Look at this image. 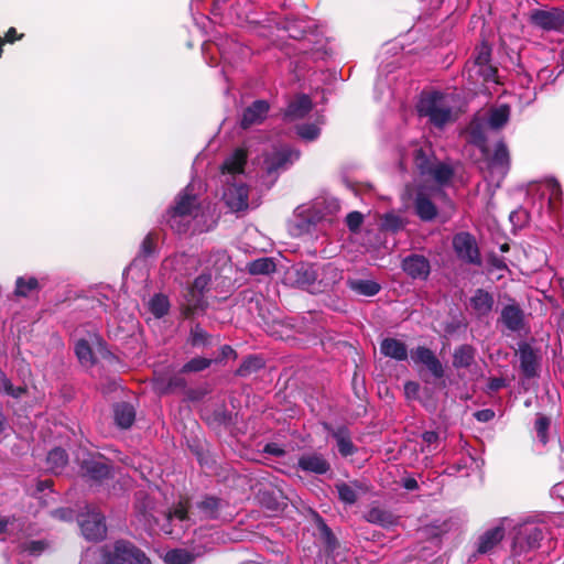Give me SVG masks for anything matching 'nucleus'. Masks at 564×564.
Returning a JSON list of instances; mask_svg holds the SVG:
<instances>
[{"label": "nucleus", "instance_id": "a878e982", "mask_svg": "<svg viewBox=\"0 0 564 564\" xmlns=\"http://www.w3.org/2000/svg\"><path fill=\"white\" fill-rule=\"evenodd\" d=\"M380 351L383 356L390 357L398 361H403L408 358L406 345L392 337L384 338L380 344Z\"/></svg>", "mask_w": 564, "mask_h": 564}, {"label": "nucleus", "instance_id": "1a4fd4ad", "mask_svg": "<svg viewBox=\"0 0 564 564\" xmlns=\"http://www.w3.org/2000/svg\"><path fill=\"white\" fill-rule=\"evenodd\" d=\"M83 535L88 541H101L107 534L106 518L99 511H88L79 520Z\"/></svg>", "mask_w": 564, "mask_h": 564}, {"label": "nucleus", "instance_id": "f704fd0d", "mask_svg": "<svg viewBox=\"0 0 564 564\" xmlns=\"http://www.w3.org/2000/svg\"><path fill=\"white\" fill-rule=\"evenodd\" d=\"M443 99V94L440 91H433L425 96H422L419 104L416 105V110L420 117H427L435 109L440 107V102Z\"/></svg>", "mask_w": 564, "mask_h": 564}, {"label": "nucleus", "instance_id": "bb28decb", "mask_svg": "<svg viewBox=\"0 0 564 564\" xmlns=\"http://www.w3.org/2000/svg\"><path fill=\"white\" fill-rule=\"evenodd\" d=\"M436 162L437 160L431 150H425L423 148L414 150L413 163L421 176L427 177Z\"/></svg>", "mask_w": 564, "mask_h": 564}, {"label": "nucleus", "instance_id": "603ef678", "mask_svg": "<svg viewBox=\"0 0 564 564\" xmlns=\"http://www.w3.org/2000/svg\"><path fill=\"white\" fill-rule=\"evenodd\" d=\"M39 288V281L36 278L31 276L25 280L22 276H19L15 281V291L14 293L18 296H28L33 290Z\"/></svg>", "mask_w": 564, "mask_h": 564}, {"label": "nucleus", "instance_id": "3c124183", "mask_svg": "<svg viewBox=\"0 0 564 564\" xmlns=\"http://www.w3.org/2000/svg\"><path fill=\"white\" fill-rule=\"evenodd\" d=\"M430 122L436 128H443L447 122L452 121L451 107H438L427 116Z\"/></svg>", "mask_w": 564, "mask_h": 564}, {"label": "nucleus", "instance_id": "338daca9", "mask_svg": "<svg viewBox=\"0 0 564 564\" xmlns=\"http://www.w3.org/2000/svg\"><path fill=\"white\" fill-rule=\"evenodd\" d=\"M24 37V33H18L17 29L11 26L8 29V31L4 33V36L1 37L4 43L13 44L17 41H20Z\"/></svg>", "mask_w": 564, "mask_h": 564}, {"label": "nucleus", "instance_id": "79ce46f5", "mask_svg": "<svg viewBox=\"0 0 564 564\" xmlns=\"http://www.w3.org/2000/svg\"><path fill=\"white\" fill-rule=\"evenodd\" d=\"M454 176L453 167L444 162H436L432 172L427 175V177L432 178L438 185H445L451 182Z\"/></svg>", "mask_w": 564, "mask_h": 564}, {"label": "nucleus", "instance_id": "6e6552de", "mask_svg": "<svg viewBox=\"0 0 564 564\" xmlns=\"http://www.w3.org/2000/svg\"><path fill=\"white\" fill-rule=\"evenodd\" d=\"M453 249L457 258L463 262L476 267L482 265L480 250L476 238L471 234L467 231L456 234L453 237Z\"/></svg>", "mask_w": 564, "mask_h": 564}, {"label": "nucleus", "instance_id": "6e6d98bb", "mask_svg": "<svg viewBox=\"0 0 564 564\" xmlns=\"http://www.w3.org/2000/svg\"><path fill=\"white\" fill-rule=\"evenodd\" d=\"M261 368L260 360L257 357H248L242 361V364L236 370V376L238 377H248L252 372L257 371Z\"/></svg>", "mask_w": 564, "mask_h": 564}, {"label": "nucleus", "instance_id": "0eeeda50", "mask_svg": "<svg viewBox=\"0 0 564 564\" xmlns=\"http://www.w3.org/2000/svg\"><path fill=\"white\" fill-rule=\"evenodd\" d=\"M481 156L482 160L478 161L481 171H487L490 174L497 172L501 176L508 173L511 160L509 149L503 140H499L495 144L492 152H490L489 147H487V153H481Z\"/></svg>", "mask_w": 564, "mask_h": 564}, {"label": "nucleus", "instance_id": "052dcab7", "mask_svg": "<svg viewBox=\"0 0 564 564\" xmlns=\"http://www.w3.org/2000/svg\"><path fill=\"white\" fill-rule=\"evenodd\" d=\"M345 223L350 232L357 234L364 224V215L358 210H352L347 214Z\"/></svg>", "mask_w": 564, "mask_h": 564}, {"label": "nucleus", "instance_id": "72a5a7b5", "mask_svg": "<svg viewBox=\"0 0 564 564\" xmlns=\"http://www.w3.org/2000/svg\"><path fill=\"white\" fill-rule=\"evenodd\" d=\"M314 520L318 530L319 539L324 543L326 550L330 552L335 551L338 546V540L332 529L318 513H315Z\"/></svg>", "mask_w": 564, "mask_h": 564}, {"label": "nucleus", "instance_id": "5fc2aeb1", "mask_svg": "<svg viewBox=\"0 0 564 564\" xmlns=\"http://www.w3.org/2000/svg\"><path fill=\"white\" fill-rule=\"evenodd\" d=\"M75 354L80 362L93 364L94 354L86 339H79L75 345Z\"/></svg>", "mask_w": 564, "mask_h": 564}, {"label": "nucleus", "instance_id": "c03bdc74", "mask_svg": "<svg viewBox=\"0 0 564 564\" xmlns=\"http://www.w3.org/2000/svg\"><path fill=\"white\" fill-rule=\"evenodd\" d=\"M276 270L275 262L272 258H259L248 263V271L252 275L270 274Z\"/></svg>", "mask_w": 564, "mask_h": 564}, {"label": "nucleus", "instance_id": "864d4df0", "mask_svg": "<svg viewBox=\"0 0 564 564\" xmlns=\"http://www.w3.org/2000/svg\"><path fill=\"white\" fill-rule=\"evenodd\" d=\"M551 425V420L549 416L544 414H538V417L534 423V429L538 435L539 441L545 445L549 442L547 431Z\"/></svg>", "mask_w": 564, "mask_h": 564}, {"label": "nucleus", "instance_id": "c9c22d12", "mask_svg": "<svg viewBox=\"0 0 564 564\" xmlns=\"http://www.w3.org/2000/svg\"><path fill=\"white\" fill-rule=\"evenodd\" d=\"M510 107L508 105H501L497 108H492L489 111L488 118H486V124L491 129L499 130L509 121Z\"/></svg>", "mask_w": 564, "mask_h": 564}, {"label": "nucleus", "instance_id": "69168bd1", "mask_svg": "<svg viewBox=\"0 0 564 564\" xmlns=\"http://www.w3.org/2000/svg\"><path fill=\"white\" fill-rule=\"evenodd\" d=\"M46 547V543L44 541H31L26 544L25 551L30 555H40Z\"/></svg>", "mask_w": 564, "mask_h": 564}, {"label": "nucleus", "instance_id": "0e129e2a", "mask_svg": "<svg viewBox=\"0 0 564 564\" xmlns=\"http://www.w3.org/2000/svg\"><path fill=\"white\" fill-rule=\"evenodd\" d=\"M206 393H207V391L204 389H193V388L188 389L186 387V389L184 390L186 400L192 401V402L202 400L206 395Z\"/></svg>", "mask_w": 564, "mask_h": 564}, {"label": "nucleus", "instance_id": "4468645a", "mask_svg": "<svg viewBox=\"0 0 564 564\" xmlns=\"http://www.w3.org/2000/svg\"><path fill=\"white\" fill-rule=\"evenodd\" d=\"M519 358L520 369L527 379H532L539 376L540 355L539 350L534 349L529 343H519Z\"/></svg>", "mask_w": 564, "mask_h": 564}, {"label": "nucleus", "instance_id": "8fccbe9b", "mask_svg": "<svg viewBox=\"0 0 564 564\" xmlns=\"http://www.w3.org/2000/svg\"><path fill=\"white\" fill-rule=\"evenodd\" d=\"M335 488L338 494V499L345 505H355L358 500L356 490L347 482L340 481L335 484Z\"/></svg>", "mask_w": 564, "mask_h": 564}, {"label": "nucleus", "instance_id": "4be33fe9", "mask_svg": "<svg viewBox=\"0 0 564 564\" xmlns=\"http://www.w3.org/2000/svg\"><path fill=\"white\" fill-rule=\"evenodd\" d=\"M499 319L511 332H519L524 326V313L516 302L502 307Z\"/></svg>", "mask_w": 564, "mask_h": 564}, {"label": "nucleus", "instance_id": "cd10ccee", "mask_svg": "<svg viewBox=\"0 0 564 564\" xmlns=\"http://www.w3.org/2000/svg\"><path fill=\"white\" fill-rule=\"evenodd\" d=\"M248 153L243 148H237L221 164V172L229 174H240L247 164Z\"/></svg>", "mask_w": 564, "mask_h": 564}, {"label": "nucleus", "instance_id": "f257e3e1", "mask_svg": "<svg viewBox=\"0 0 564 564\" xmlns=\"http://www.w3.org/2000/svg\"><path fill=\"white\" fill-rule=\"evenodd\" d=\"M78 476L89 486H100L113 477V463L98 452L80 451L76 454Z\"/></svg>", "mask_w": 564, "mask_h": 564}, {"label": "nucleus", "instance_id": "13d9d810", "mask_svg": "<svg viewBox=\"0 0 564 564\" xmlns=\"http://www.w3.org/2000/svg\"><path fill=\"white\" fill-rule=\"evenodd\" d=\"M296 132L302 139L314 141L318 138L321 129L314 123H304L296 128Z\"/></svg>", "mask_w": 564, "mask_h": 564}, {"label": "nucleus", "instance_id": "a211bd4d", "mask_svg": "<svg viewBox=\"0 0 564 564\" xmlns=\"http://www.w3.org/2000/svg\"><path fill=\"white\" fill-rule=\"evenodd\" d=\"M469 305L475 316L480 319L487 317L492 312L495 297L489 291L478 288L470 296Z\"/></svg>", "mask_w": 564, "mask_h": 564}, {"label": "nucleus", "instance_id": "2eb2a0df", "mask_svg": "<svg viewBox=\"0 0 564 564\" xmlns=\"http://www.w3.org/2000/svg\"><path fill=\"white\" fill-rule=\"evenodd\" d=\"M224 199L232 212H243L249 207V188L243 183H232L226 188Z\"/></svg>", "mask_w": 564, "mask_h": 564}, {"label": "nucleus", "instance_id": "c85d7f7f", "mask_svg": "<svg viewBox=\"0 0 564 564\" xmlns=\"http://www.w3.org/2000/svg\"><path fill=\"white\" fill-rule=\"evenodd\" d=\"M476 357V348L469 344H463L455 348L452 365L455 369L469 368Z\"/></svg>", "mask_w": 564, "mask_h": 564}, {"label": "nucleus", "instance_id": "6ab92c4d", "mask_svg": "<svg viewBox=\"0 0 564 564\" xmlns=\"http://www.w3.org/2000/svg\"><path fill=\"white\" fill-rule=\"evenodd\" d=\"M325 430L335 438L339 454L343 457L352 456L358 448L352 443L350 432L347 426L340 425L333 429L329 424H324Z\"/></svg>", "mask_w": 564, "mask_h": 564}, {"label": "nucleus", "instance_id": "473e14b6", "mask_svg": "<svg viewBox=\"0 0 564 564\" xmlns=\"http://www.w3.org/2000/svg\"><path fill=\"white\" fill-rule=\"evenodd\" d=\"M213 335L206 332L199 323L192 325L187 337V344L194 348L208 347L213 345Z\"/></svg>", "mask_w": 564, "mask_h": 564}, {"label": "nucleus", "instance_id": "2f4dec72", "mask_svg": "<svg viewBox=\"0 0 564 564\" xmlns=\"http://www.w3.org/2000/svg\"><path fill=\"white\" fill-rule=\"evenodd\" d=\"M491 57V48L482 44L479 48H477V53L475 56V64L484 70H480L485 80H490L497 74V68L489 64Z\"/></svg>", "mask_w": 564, "mask_h": 564}, {"label": "nucleus", "instance_id": "37998d69", "mask_svg": "<svg viewBox=\"0 0 564 564\" xmlns=\"http://www.w3.org/2000/svg\"><path fill=\"white\" fill-rule=\"evenodd\" d=\"M207 423L215 427H228L234 423L232 413L223 404L210 413Z\"/></svg>", "mask_w": 564, "mask_h": 564}, {"label": "nucleus", "instance_id": "774afa93", "mask_svg": "<svg viewBox=\"0 0 564 564\" xmlns=\"http://www.w3.org/2000/svg\"><path fill=\"white\" fill-rule=\"evenodd\" d=\"M495 415H496V413L492 409H484V410L476 411L474 413V417L478 422H481V423L490 422L491 420L495 419Z\"/></svg>", "mask_w": 564, "mask_h": 564}, {"label": "nucleus", "instance_id": "a18cd8bd", "mask_svg": "<svg viewBox=\"0 0 564 564\" xmlns=\"http://www.w3.org/2000/svg\"><path fill=\"white\" fill-rule=\"evenodd\" d=\"M149 310L156 318H162L170 311L169 297L162 293L154 294L149 302Z\"/></svg>", "mask_w": 564, "mask_h": 564}, {"label": "nucleus", "instance_id": "4c0bfd02", "mask_svg": "<svg viewBox=\"0 0 564 564\" xmlns=\"http://www.w3.org/2000/svg\"><path fill=\"white\" fill-rule=\"evenodd\" d=\"M221 499L216 496H205L198 503L197 508L203 512L206 519L215 520L219 517Z\"/></svg>", "mask_w": 564, "mask_h": 564}, {"label": "nucleus", "instance_id": "ddd939ff", "mask_svg": "<svg viewBox=\"0 0 564 564\" xmlns=\"http://www.w3.org/2000/svg\"><path fill=\"white\" fill-rule=\"evenodd\" d=\"M543 540V531L541 528L532 525L521 529L514 536L512 550L516 554H520L540 546Z\"/></svg>", "mask_w": 564, "mask_h": 564}, {"label": "nucleus", "instance_id": "09e8293b", "mask_svg": "<svg viewBox=\"0 0 564 564\" xmlns=\"http://www.w3.org/2000/svg\"><path fill=\"white\" fill-rule=\"evenodd\" d=\"M158 234L150 231L142 240L137 258L147 259L156 253Z\"/></svg>", "mask_w": 564, "mask_h": 564}, {"label": "nucleus", "instance_id": "ea45409f", "mask_svg": "<svg viewBox=\"0 0 564 564\" xmlns=\"http://www.w3.org/2000/svg\"><path fill=\"white\" fill-rule=\"evenodd\" d=\"M348 285L350 290L365 296H373L381 290V285L373 280H350Z\"/></svg>", "mask_w": 564, "mask_h": 564}, {"label": "nucleus", "instance_id": "bf43d9fd", "mask_svg": "<svg viewBox=\"0 0 564 564\" xmlns=\"http://www.w3.org/2000/svg\"><path fill=\"white\" fill-rule=\"evenodd\" d=\"M166 519H177L180 521L188 520V502L178 501L177 505L166 513Z\"/></svg>", "mask_w": 564, "mask_h": 564}, {"label": "nucleus", "instance_id": "49530a36", "mask_svg": "<svg viewBox=\"0 0 564 564\" xmlns=\"http://www.w3.org/2000/svg\"><path fill=\"white\" fill-rule=\"evenodd\" d=\"M214 364L213 358L194 357L185 362L180 369L181 373H197L206 370Z\"/></svg>", "mask_w": 564, "mask_h": 564}, {"label": "nucleus", "instance_id": "680f3d73", "mask_svg": "<svg viewBox=\"0 0 564 564\" xmlns=\"http://www.w3.org/2000/svg\"><path fill=\"white\" fill-rule=\"evenodd\" d=\"M212 278L209 274L202 273L196 276L193 283L188 286V290L205 295V292L208 290Z\"/></svg>", "mask_w": 564, "mask_h": 564}, {"label": "nucleus", "instance_id": "e2e57ef3", "mask_svg": "<svg viewBox=\"0 0 564 564\" xmlns=\"http://www.w3.org/2000/svg\"><path fill=\"white\" fill-rule=\"evenodd\" d=\"M2 383H3V388H4V391L9 394V395H12L14 398H19L21 397L23 393L26 392V389L23 388V387H17L14 388L13 384L11 383V381L7 378H3L2 380Z\"/></svg>", "mask_w": 564, "mask_h": 564}, {"label": "nucleus", "instance_id": "f8f14e48", "mask_svg": "<svg viewBox=\"0 0 564 564\" xmlns=\"http://www.w3.org/2000/svg\"><path fill=\"white\" fill-rule=\"evenodd\" d=\"M269 111L270 104L268 100H254L251 105L243 109L239 121V127L243 130H248L253 126L262 124L267 119Z\"/></svg>", "mask_w": 564, "mask_h": 564}, {"label": "nucleus", "instance_id": "5701e85b", "mask_svg": "<svg viewBox=\"0 0 564 564\" xmlns=\"http://www.w3.org/2000/svg\"><path fill=\"white\" fill-rule=\"evenodd\" d=\"M532 22L544 30H560L564 25V15L560 12L536 10L532 14Z\"/></svg>", "mask_w": 564, "mask_h": 564}, {"label": "nucleus", "instance_id": "58836bf2", "mask_svg": "<svg viewBox=\"0 0 564 564\" xmlns=\"http://www.w3.org/2000/svg\"><path fill=\"white\" fill-rule=\"evenodd\" d=\"M406 225L405 219L400 217L393 212L386 213L380 218V230L391 234H397L404 229Z\"/></svg>", "mask_w": 564, "mask_h": 564}, {"label": "nucleus", "instance_id": "9d476101", "mask_svg": "<svg viewBox=\"0 0 564 564\" xmlns=\"http://www.w3.org/2000/svg\"><path fill=\"white\" fill-rule=\"evenodd\" d=\"M486 118L475 116L463 130L462 135L468 144L479 149L480 153H487L488 139L486 135Z\"/></svg>", "mask_w": 564, "mask_h": 564}, {"label": "nucleus", "instance_id": "7c9ffc66", "mask_svg": "<svg viewBox=\"0 0 564 564\" xmlns=\"http://www.w3.org/2000/svg\"><path fill=\"white\" fill-rule=\"evenodd\" d=\"M178 373L172 375L167 378H161L156 381V388L162 394L175 393L178 391L184 392L187 387L186 379Z\"/></svg>", "mask_w": 564, "mask_h": 564}, {"label": "nucleus", "instance_id": "7ed1b4c3", "mask_svg": "<svg viewBox=\"0 0 564 564\" xmlns=\"http://www.w3.org/2000/svg\"><path fill=\"white\" fill-rule=\"evenodd\" d=\"M322 271L330 276V282L318 280V268L314 263L299 262L291 267L288 272L289 279L294 285L311 293L323 292L330 283H335L339 278L337 268L332 263L324 264Z\"/></svg>", "mask_w": 564, "mask_h": 564}, {"label": "nucleus", "instance_id": "4d7b16f0", "mask_svg": "<svg viewBox=\"0 0 564 564\" xmlns=\"http://www.w3.org/2000/svg\"><path fill=\"white\" fill-rule=\"evenodd\" d=\"M260 502L272 511H278L281 508V502L279 501V497L272 490H263L259 492Z\"/></svg>", "mask_w": 564, "mask_h": 564}, {"label": "nucleus", "instance_id": "f3484780", "mask_svg": "<svg viewBox=\"0 0 564 564\" xmlns=\"http://www.w3.org/2000/svg\"><path fill=\"white\" fill-rule=\"evenodd\" d=\"M154 500L145 492L139 491L135 494L134 514L138 521L144 528H152L158 524V520L153 514Z\"/></svg>", "mask_w": 564, "mask_h": 564}, {"label": "nucleus", "instance_id": "393cba45", "mask_svg": "<svg viewBox=\"0 0 564 564\" xmlns=\"http://www.w3.org/2000/svg\"><path fill=\"white\" fill-rule=\"evenodd\" d=\"M505 533L506 530L503 525H497L485 531L478 539L477 552L480 554L490 552L502 541Z\"/></svg>", "mask_w": 564, "mask_h": 564}, {"label": "nucleus", "instance_id": "de8ad7c7", "mask_svg": "<svg viewBox=\"0 0 564 564\" xmlns=\"http://www.w3.org/2000/svg\"><path fill=\"white\" fill-rule=\"evenodd\" d=\"M164 561L166 564H192L195 555L185 549H173L166 552Z\"/></svg>", "mask_w": 564, "mask_h": 564}, {"label": "nucleus", "instance_id": "aec40b11", "mask_svg": "<svg viewBox=\"0 0 564 564\" xmlns=\"http://www.w3.org/2000/svg\"><path fill=\"white\" fill-rule=\"evenodd\" d=\"M299 158V153L290 149H282L265 156L264 169L268 175L276 174L292 164V156Z\"/></svg>", "mask_w": 564, "mask_h": 564}, {"label": "nucleus", "instance_id": "b1692460", "mask_svg": "<svg viewBox=\"0 0 564 564\" xmlns=\"http://www.w3.org/2000/svg\"><path fill=\"white\" fill-rule=\"evenodd\" d=\"M365 520L369 523L377 524L383 528H390L398 524L399 517L392 511L381 508L371 507L364 516Z\"/></svg>", "mask_w": 564, "mask_h": 564}, {"label": "nucleus", "instance_id": "f03ea898", "mask_svg": "<svg viewBox=\"0 0 564 564\" xmlns=\"http://www.w3.org/2000/svg\"><path fill=\"white\" fill-rule=\"evenodd\" d=\"M200 204L196 194L192 192L191 186H186L174 199V205L165 213V221L176 234L187 231L191 220L198 214Z\"/></svg>", "mask_w": 564, "mask_h": 564}, {"label": "nucleus", "instance_id": "dca6fc26", "mask_svg": "<svg viewBox=\"0 0 564 564\" xmlns=\"http://www.w3.org/2000/svg\"><path fill=\"white\" fill-rule=\"evenodd\" d=\"M297 469L310 474L325 475L330 471L332 466L322 453L308 452L299 457Z\"/></svg>", "mask_w": 564, "mask_h": 564}, {"label": "nucleus", "instance_id": "9b49d317", "mask_svg": "<svg viewBox=\"0 0 564 564\" xmlns=\"http://www.w3.org/2000/svg\"><path fill=\"white\" fill-rule=\"evenodd\" d=\"M401 269L412 280L426 281L431 274L430 260L423 254L412 253L401 261Z\"/></svg>", "mask_w": 564, "mask_h": 564}, {"label": "nucleus", "instance_id": "423d86ee", "mask_svg": "<svg viewBox=\"0 0 564 564\" xmlns=\"http://www.w3.org/2000/svg\"><path fill=\"white\" fill-rule=\"evenodd\" d=\"M401 199L404 203L411 199L413 200L414 213L422 221H432L438 215L437 206L432 202L422 186L406 184L403 188Z\"/></svg>", "mask_w": 564, "mask_h": 564}, {"label": "nucleus", "instance_id": "39448f33", "mask_svg": "<svg viewBox=\"0 0 564 564\" xmlns=\"http://www.w3.org/2000/svg\"><path fill=\"white\" fill-rule=\"evenodd\" d=\"M104 564H151L145 553L128 540H117L112 552H105Z\"/></svg>", "mask_w": 564, "mask_h": 564}, {"label": "nucleus", "instance_id": "20e7f679", "mask_svg": "<svg viewBox=\"0 0 564 564\" xmlns=\"http://www.w3.org/2000/svg\"><path fill=\"white\" fill-rule=\"evenodd\" d=\"M412 361L421 366L419 376L425 383H434L436 387L445 388V368L435 352L425 346H417L411 350Z\"/></svg>", "mask_w": 564, "mask_h": 564}, {"label": "nucleus", "instance_id": "a19ab883", "mask_svg": "<svg viewBox=\"0 0 564 564\" xmlns=\"http://www.w3.org/2000/svg\"><path fill=\"white\" fill-rule=\"evenodd\" d=\"M46 463L53 473L58 474L67 465L68 455L65 449L55 447L48 452Z\"/></svg>", "mask_w": 564, "mask_h": 564}, {"label": "nucleus", "instance_id": "412c9836", "mask_svg": "<svg viewBox=\"0 0 564 564\" xmlns=\"http://www.w3.org/2000/svg\"><path fill=\"white\" fill-rule=\"evenodd\" d=\"M207 307L208 302L205 295L187 289L184 302L181 304V313L185 318H193L196 315L204 314Z\"/></svg>", "mask_w": 564, "mask_h": 564}, {"label": "nucleus", "instance_id": "c756f323", "mask_svg": "<svg viewBox=\"0 0 564 564\" xmlns=\"http://www.w3.org/2000/svg\"><path fill=\"white\" fill-rule=\"evenodd\" d=\"M115 423L121 429H129L135 420V410L128 402H119L113 405Z\"/></svg>", "mask_w": 564, "mask_h": 564}, {"label": "nucleus", "instance_id": "e433bc0d", "mask_svg": "<svg viewBox=\"0 0 564 564\" xmlns=\"http://www.w3.org/2000/svg\"><path fill=\"white\" fill-rule=\"evenodd\" d=\"M313 104L307 95H300L295 100L291 101L286 109V116L293 118H303L312 109Z\"/></svg>", "mask_w": 564, "mask_h": 564}]
</instances>
